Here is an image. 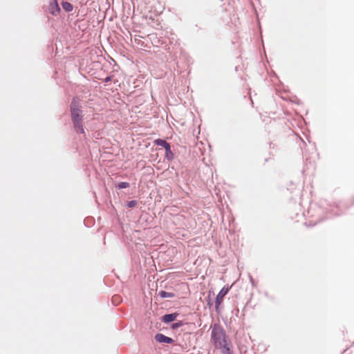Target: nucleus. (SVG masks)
<instances>
[{"label": "nucleus", "instance_id": "423d86ee", "mask_svg": "<svg viewBox=\"0 0 354 354\" xmlns=\"http://www.w3.org/2000/svg\"><path fill=\"white\" fill-rule=\"evenodd\" d=\"M82 121H83V120H75L72 121L74 130L77 133H80V134L85 133Z\"/></svg>", "mask_w": 354, "mask_h": 354}, {"label": "nucleus", "instance_id": "7ed1b4c3", "mask_svg": "<svg viewBox=\"0 0 354 354\" xmlns=\"http://www.w3.org/2000/svg\"><path fill=\"white\" fill-rule=\"evenodd\" d=\"M229 288L224 286L216 295L215 301V308L217 312H218L219 306L221 305L223 297L227 294Z\"/></svg>", "mask_w": 354, "mask_h": 354}, {"label": "nucleus", "instance_id": "ddd939ff", "mask_svg": "<svg viewBox=\"0 0 354 354\" xmlns=\"http://www.w3.org/2000/svg\"><path fill=\"white\" fill-rule=\"evenodd\" d=\"M121 301V297L119 295H114L112 297V302L115 306L118 305Z\"/></svg>", "mask_w": 354, "mask_h": 354}, {"label": "nucleus", "instance_id": "f8f14e48", "mask_svg": "<svg viewBox=\"0 0 354 354\" xmlns=\"http://www.w3.org/2000/svg\"><path fill=\"white\" fill-rule=\"evenodd\" d=\"M129 187V183L127 182H121L118 184L116 186V188L121 189H125Z\"/></svg>", "mask_w": 354, "mask_h": 354}, {"label": "nucleus", "instance_id": "9b49d317", "mask_svg": "<svg viewBox=\"0 0 354 354\" xmlns=\"http://www.w3.org/2000/svg\"><path fill=\"white\" fill-rule=\"evenodd\" d=\"M174 158V153L171 150V146L165 149V158L167 160H172Z\"/></svg>", "mask_w": 354, "mask_h": 354}, {"label": "nucleus", "instance_id": "f257e3e1", "mask_svg": "<svg viewBox=\"0 0 354 354\" xmlns=\"http://www.w3.org/2000/svg\"><path fill=\"white\" fill-rule=\"evenodd\" d=\"M210 341L222 354H234L231 339L221 324H214L212 326Z\"/></svg>", "mask_w": 354, "mask_h": 354}, {"label": "nucleus", "instance_id": "39448f33", "mask_svg": "<svg viewBox=\"0 0 354 354\" xmlns=\"http://www.w3.org/2000/svg\"><path fill=\"white\" fill-rule=\"evenodd\" d=\"M154 339L158 343L172 344L174 342L172 338L165 336L162 333L156 334Z\"/></svg>", "mask_w": 354, "mask_h": 354}, {"label": "nucleus", "instance_id": "f3484780", "mask_svg": "<svg viewBox=\"0 0 354 354\" xmlns=\"http://www.w3.org/2000/svg\"><path fill=\"white\" fill-rule=\"evenodd\" d=\"M111 80V76H107L105 79H104V82H109Z\"/></svg>", "mask_w": 354, "mask_h": 354}, {"label": "nucleus", "instance_id": "2eb2a0df", "mask_svg": "<svg viewBox=\"0 0 354 354\" xmlns=\"http://www.w3.org/2000/svg\"><path fill=\"white\" fill-rule=\"evenodd\" d=\"M137 203H138L137 201L132 200V201L127 202V206L128 207H133L137 205Z\"/></svg>", "mask_w": 354, "mask_h": 354}, {"label": "nucleus", "instance_id": "6e6552de", "mask_svg": "<svg viewBox=\"0 0 354 354\" xmlns=\"http://www.w3.org/2000/svg\"><path fill=\"white\" fill-rule=\"evenodd\" d=\"M158 296L164 299V298H174L176 297V295L174 292H166L165 290H160L158 292Z\"/></svg>", "mask_w": 354, "mask_h": 354}, {"label": "nucleus", "instance_id": "dca6fc26", "mask_svg": "<svg viewBox=\"0 0 354 354\" xmlns=\"http://www.w3.org/2000/svg\"><path fill=\"white\" fill-rule=\"evenodd\" d=\"M212 301L211 300V299L209 298V296L208 297V301H207V305L209 306V307H211L212 306Z\"/></svg>", "mask_w": 354, "mask_h": 354}, {"label": "nucleus", "instance_id": "9d476101", "mask_svg": "<svg viewBox=\"0 0 354 354\" xmlns=\"http://www.w3.org/2000/svg\"><path fill=\"white\" fill-rule=\"evenodd\" d=\"M62 6L66 12H71L73 9V5L68 1H63L62 3Z\"/></svg>", "mask_w": 354, "mask_h": 354}, {"label": "nucleus", "instance_id": "20e7f679", "mask_svg": "<svg viewBox=\"0 0 354 354\" xmlns=\"http://www.w3.org/2000/svg\"><path fill=\"white\" fill-rule=\"evenodd\" d=\"M48 10L49 12L54 16H57L59 14L61 9L58 5L57 0L50 1Z\"/></svg>", "mask_w": 354, "mask_h": 354}, {"label": "nucleus", "instance_id": "a211bd4d", "mask_svg": "<svg viewBox=\"0 0 354 354\" xmlns=\"http://www.w3.org/2000/svg\"><path fill=\"white\" fill-rule=\"evenodd\" d=\"M250 281H251V283H252V284H254V280H253V279H252V277L251 276L250 277Z\"/></svg>", "mask_w": 354, "mask_h": 354}, {"label": "nucleus", "instance_id": "0eeeda50", "mask_svg": "<svg viewBox=\"0 0 354 354\" xmlns=\"http://www.w3.org/2000/svg\"><path fill=\"white\" fill-rule=\"evenodd\" d=\"M178 314L176 313L166 314L163 315L161 318V321L165 324L171 323L176 319Z\"/></svg>", "mask_w": 354, "mask_h": 354}, {"label": "nucleus", "instance_id": "1a4fd4ad", "mask_svg": "<svg viewBox=\"0 0 354 354\" xmlns=\"http://www.w3.org/2000/svg\"><path fill=\"white\" fill-rule=\"evenodd\" d=\"M154 143L158 146L162 147L165 149L170 146V144L166 140L160 138L155 140Z\"/></svg>", "mask_w": 354, "mask_h": 354}, {"label": "nucleus", "instance_id": "f03ea898", "mask_svg": "<svg viewBox=\"0 0 354 354\" xmlns=\"http://www.w3.org/2000/svg\"><path fill=\"white\" fill-rule=\"evenodd\" d=\"M70 111L71 121L75 120H83L82 106L77 100V97L73 98L70 105Z\"/></svg>", "mask_w": 354, "mask_h": 354}, {"label": "nucleus", "instance_id": "4468645a", "mask_svg": "<svg viewBox=\"0 0 354 354\" xmlns=\"http://www.w3.org/2000/svg\"><path fill=\"white\" fill-rule=\"evenodd\" d=\"M183 325V322L182 321H179L178 322L174 323L171 325L172 329H176Z\"/></svg>", "mask_w": 354, "mask_h": 354}]
</instances>
